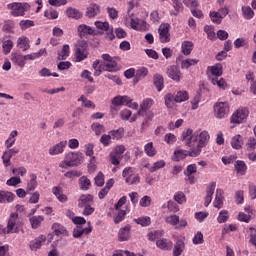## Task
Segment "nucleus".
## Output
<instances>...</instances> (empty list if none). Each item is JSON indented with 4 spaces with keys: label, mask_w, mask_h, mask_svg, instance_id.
I'll return each instance as SVG.
<instances>
[{
    "label": "nucleus",
    "mask_w": 256,
    "mask_h": 256,
    "mask_svg": "<svg viewBox=\"0 0 256 256\" xmlns=\"http://www.w3.org/2000/svg\"><path fill=\"white\" fill-rule=\"evenodd\" d=\"M181 137L185 145L192 148L189 151V157H199L203 147H207V143H209V139H211L209 132H193L192 129L184 130Z\"/></svg>",
    "instance_id": "1"
},
{
    "label": "nucleus",
    "mask_w": 256,
    "mask_h": 256,
    "mask_svg": "<svg viewBox=\"0 0 256 256\" xmlns=\"http://www.w3.org/2000/svg\"><path fill=\"white\" fill-rule=\"evenodd\" d=\"M83 163V153L81 152H68L65 154L64 160L59 163L61 169L67 167H79Z\"/></svg>",
    "instance_id": "2"
},
{
    "label": "nucleus",
    "mask_w": 256,
    "mask_h": 256,
    "mask_svg": "<svg viewBox=\"0 0 256 256\" xmlns=\"http://www.w3.org/2000/svg\"><path fill=\"white\" fill-rule=\"evenodd\" d=\"M6 8L12 17H25V13L31 9V6L28 3L12 2L7 4Z\"/></svg>",
    "instance_id": "3"
},
{
    "label": "nucleus",
    "mask_w": 256,
    "mask_h": 256,
    "mask_svg": "<svg viewBox=\"0 0 256 256\" xmlns=\"http://www.w3.org/2000/svg\"><path fill=\"white\" fill-rule=\"evenodd\" d=\"M165 223H167V225H171V227H174V229L177 230L185 229L189 225L186 218H180L177 214H170L166 216Z\"/></svg>",
    "instance_id": "4"
},
{
    "label": "nucleus",
    "mask_w": 256,
    "mask_h": 256,
    "mask_svg": "<svg viewBox=\"0 0 256 256\" xmlns=\"http://www.w3.org/2000/svg\"><path fill=\"white\" fill-rule=\"evenodd\" d=\"M21 225L22 224L21 220L19 219V214L13 212L9 216L5 233H7V235L19 233V231H21Z\"/></svg>",
    "instance_id": "5"
},
{
    "label": "nucleus",
    "mask_w": 256,
    "mask_h": 256,
    "mask_svg": "<svg viewBox=\"0 0 256 256\" xmlns=\"http://www.w3.org/2000/svg\"><path fill=\"white\" fill-rule=\"evenodd\" d=\"M86 41H80L76 44V49L74 53L76 63H81L89 57V49Z\"/></svg>",
    "instance_id": "6"
},
{
    "label": "nucleus",
    "mask_w": 256,
    "mask_h": 256,
    "mask_svg": "<svg viewBox=\"0 0 256 256\" xmlns=\"http://www.w3.org/2000/svg\"><path fill=\"white\" fill-rule=\"evenodd\" d=\"M112 105H115L116 107L126 106L130 109H139V104L137 102H133V99H131L129 96H116L112 99Z\"/></svg>",
    "instance_id": "7"
},
{
    "label": "nucleus",
    "mask_w": 256,
    "mask_h": 256,
    "mask_svg": "<svg viewBox=\"0 0 256 256\" xmlns=\"http://www.w3.org/2000/svg\"><path fill=\"white\" fill-rule=\"evenodd\" d=\"M247 117H249V110L247 108H239L232 114L230 123L241 125V123L247 121Z\"/></svg>",
    "instance_id": "8"
},
{
    "label": "nucleus",
    "mask_w": 256,
    "mask_h": 256,
    "mask_svg": "<svg viewBox=\"0 0 256 256\" xmlns=\"http://www.w3.org/2000/svg\"><path fill=\"white\" fill-rule=\"evenodd\" d=\"M126 148L124 145H117L109 154L110 163L112 165H119L121 159L123 158V153H125Z\"/></svg>",
    "instance_id": "9"
},
{
    "label": "nucleus",
    "mask_w": 256,
    "mask_h": 256,
    "mask_svg": "<svg viewBox=\"0 0 256 256\" xmlns=\"http://www.w3.org/2000/svg\"><path fill=\"white\" fill-rule=\"evenodd\" d=\"M122 177H124L125 182L128 185H135V183H139V174H137L133 167H126L122 172Z\"/></svg>",
    "instance_id": "10"
},
{
    "label": "nucleus",
    "mask_w": 256,
    "mask_h": 256,
    "mask_svg": "<svg viewBox=\"0 0 256 256\" xmlns=\"http://www.w3.org/2000/svg\"><path fill=\"white\" fill-rule=\"evenodd\" d=\"M229 115V103L216 102L214 104V117L216 119H225Z\"/></svg>",
    "instance_id": "11"
},
{
    "label": "nucleus",
    "mask_w": 256,
    "mask_h": 256,
    "mask_svg": "<svg viewBox=\"0 0 256 256\" xmlns=\"http://www.w3.org/2000/svg\"><path fill=\"white\" fill-rule=\"evenodd\" d=\"M94 25L98 33L103 34L107 33L109 39L113 40L115 36L113 35V27L109 26V22L95 21Z\"/></svg>",
    "instance_id": "12"
},
{
    "label": "nucleus",
    "mask_w": 256,
    "mask_h": 256,
    "mask_svg": "<svg viewBox=\"0 0 256 256\" xmlns=\"http://www.w3.org/2000/svg\"><path fill=\"white\" fill-rule=\"evenodd\" d=\"M169 24H161L158 29L159 39L161 43H169L171 41V34L169 33Z\"/></svg>",
    "instance_id": "13"
},
{
    "label": "nucleus",
    "mask_w": 256,
    "mask_h": 256,
    "mask_svg": "<svg viewBox=\"0 0 256 256\" xmlns=\"http://www.w3.org/2000/svg\"><path fill=\"white\" fill-rule=\"evenodd\" d=\"M130 27L134 31H147V22L143 19L131 18Z\"/></svg>",
    "instance_id": "14"
},
{
    "label": "nucleus",
    "mask_w": 256,
    "mask_h": 256,
    "mask_svg": "<svg viewBox=\"0 0 256 256\" xmlns=\"http://www.w3.org/2000/svg\"><path fill=\"white\" fill-rule=\"evenodd\" d=\"M65 147H67V141H61L54 146H51L48 150L49 155L55 156V155H61L65 152Z\"/></svg>",
    "instance_id": "15"
},
{
    "label": "nucleus",
    "mask_w": 256,
    "mask_h": 256,
    "mask_svg": "<svg viewBox=\"0 0 256 256\" xmlns=\"http://www.w3.org/2000/svg\"><path fill=\"white\" fill-rule=\"evenodd\" d=\"M167 75L172 81H176V83H179L181 81V70L175 65L169 66L167 68Z\"/></svg>",
    "instance_id": "16"
},
{
    "label": "nucleus",
    "mask_w": 256,
    "mask_h": 256,
    "mask_svg": "<svg viewBox=\"0 0 256 256\" xmlns=\"http://www.w3.org/2000/svg\"><path fill=\"white\" fill-rule=\"evenodd\" d=\"M215 187H217V184L215 182H211L207 187L206 197L204 201L205 207H209V205H211V202L213 201V195L215 193Z\"/></svg>",
    "instance_id": "17"
},
{
    "label": "nucleus",
    "mask_w": 256,
    "mask_h": 256,
    "mask_svg": "<svg viewBox=\"0 0 256 256\" xmlns=\"http://www.w3.org/2000/svg\"><path fill=\"white\" fill-rule=\"evenodd\" d=\"M207 71L209 79H211V77H221V75H223V65L217 63L213 66H209Z\"/></svg>",
    "instance_id": "18"
},
{
    "label": "nucleus",
    "mask_w": 256,
    "mask_h": 256,
    "mask_svg": "<svg viewBox=\"0 0 256 256\" xmlns=\"http://www.w3.org/2000/svg\"><path fill=\"white\" fill-rule=\"evenodd\" d=\"M155 105V101L151 98H145L141 104H140V109L137 112V115H143V113H147L149 109H151Z\"/></svg>",
    "instance_id": "19"
},
{
    "label": "nucleus",
    "mask_w": 256,
    "mask_h": 256,
    "mask_svg": "<svg viewBox=\"0 0 256 256\" xmlns=\"http://www.w3.org/2000/svg\"><path fill=\"white\" fill-rule=\"evenodd\" d=\"M91 231H93V227H91V222H88L87 228H83V226H76V228H74L73 230V237H75V239H79L81 235L83 234L89 235Z\"/></svg>",
    "instance_id": "20"
},
{
    "label": "nucleus",
    "mask_w": 256,
    "mask_h": 256,
    "mask_svg": "<svg viewBox=\"0 0 256 256\" xmlns=\"http://www.w3.org/2000/svg\"><path fill=\"white\" fill-rule=\"evenodd\" d=\"M156 247L162 251H169L173 249V242L167 238H161L156 241Z\"/></svg>",
    "instance_id": "21"
},
{
    "label": "nucleus",
    "mask_w": 256,
    "mask_h": 256,
    "mask_svg": "<svg viewBox=\"0 0 256 256\" xmlns=\"http://www.w3.org/2000/svg\"><path fill=\"white\" fill-rule=\"evenodd\" d=\"M93 203V195L91 194H82L78 198V207L80 209H83L84 207H87Z\"/></svg>",
    "instance_id": "22"
},
{
    "label": "nucleus",
    "mask_w": 256,
    "mask_h": 256,
    "mask_svg": "<svg viewBox=\"0 0 256 256\" xmlns=\"http://www.w3.org/2000/svg\"><path fill=\"white\" fill-rule=\"evenodd\" d=\"M47 241V237L45 235H40L38 238L32 240L29 244V248L31 251H37V249H41L43 243Z\"/></svg>",
    "instance_id": "23"
},
{
    "label": "nucleus",
    "mask_w": 256,
    "mask_h": 256,
    "mask_svg": "<svg viewBox=\"0 0 256 256\" xmlns=\"http://www.w3.org/2000/svg\"><path fill=\"white\" fill-rule=\"evenodd\" d=\"M17 137H19V131L12 130L8 136V138L5 140L4 145L6 149H11L13 145H15L17 141Z\"/></svg>",
    "instance_id": "24"
},
{
    "label": "nucleus",
    "mask_w": 256,
    "mask_h": 256,
    "mask_svg": "<svg viewBox=\"0 0 256 256\" xmlns=\"http://www.w3.org/2000/svg\"><path fill=\"white\" fill-rule=\"evenodd\" d=\"M131 238V226L127 225L125 227L120 228L118 232L119 241H129Z\"/></svg>",
    "instance_id": "25"
},
{
    "label": "nucleus",
    "mask_w": 256,
    "mask_h": 256,
    "mask_svg": "<svg viewBox=\"0 0 256 256\" xmlns=\"http://www.w3.org/2000/svg\"><path fill=\"white\" fill-rule=\"evenodd\" d=\"M78 35L79 37H87V35H94L95 29L93 27L81 24L78 26Z\"/></svg>",
    "instance_id": "26"
},
{
    "label": "nucleus",
    "mask_w": 256,
    "mask_h": 256,
    "mask_svg": "<svg viewBox=\"0 0 256 256\" xmlns=\"http://www.w3.org/2000/svg\"><path fill=\"white\" fill-rule=\"evenodd\" d=\"M137 115L139 114L132 115V112L129 109H124L120 112L122 121H129L130 123H135V121H137Z\"/></svg>",
    "instance_id": "27"
},
{
    "label": "nucleus",
    "mask_w": 256,
    "mask_h": 256,
    "mask_svg": "<svg viewBox=\"0 0 256 256\" xmlns=\"http://www.w3.org/2000/svg\"><path fill=\"white\" fill-rule=\"evenodd\" d=\"M30 43L31 41L27 38V36H20L17 39V47L22 51H29V49H31Z\"/></svg>",
    "instance_id": "28"
},
{
    "label": "nucleus",
    "mask_w": 256,
    "mask_h": 256,
    "mask_svg": "<svg viewBox=\"0 0 256 256\" xmlns=\"http://www.w3.org/2000/svg\"><path fill=\"white\" fill-rule=\"evenodd\" d=\"M99 13H101V7H99V5H97L95 3H92L89 5V7L86 10V17L91 19L93 17H97V15H99Z\"/></svg>",
    "instance_id": "29"
},
{
    "label": "nucleus",
    "mask_w": 256,
    "mask_h": 256,
    "mask_svg": "<svg viewBox=\"0 0 256 256\" xmlns=\"http://www.w3.org/2000/svg\"><path fill=\"white\" fill-rule=\"evenodd\" d=\"M15 194L9 191L0 190V203H13Z\"/></svg>",
    "instance_id": "30"
},
{
    "label": "nucleus",
    "mask_w": 256,
    "mask_h": 256,
    "mask_svg": "<svg viewBox=\"0 0 256 256\" xmlns=\"http://www.w3.org/2000/svg\"><path fill=\"white\" fill-rule=\"evenodd\" d=\"M66 15L69 19H81L83 17V12L79 9L69 7L66 9Z\"/></svg>",
    "instance_id": "31"
},
{
    "label": "nucleus",
    "mask_w": 256,
    "mask_h": 256,
    "mask_svg": "<svg viewBox=\"0 0 256 256\" xmlns=\"http://www.w3.org/2000/svg\"><path fill=\"white\" fill-rule=\"evenodd\" d=\"M71 55V48L68 44H64L60 51H58V59L59 61H65V59L69 58Z\"/></svg>",
    "instance_id": "32"
},
{
    "label": "nucleus",
    "mask_w": 256,
    "mask_h": 256,
    "mask_svg": "<svg viewBox=\"0 0 256 256\" xmlns=\"http://www.w3.org/2000/svg\"><path fill=\"white\" fill-rule=\"evenodd\" d=\"M223 199H225L223 196V191L221 189H217L215 200L213 202V205L216 209H221V207H223Z\"/></svg>",
    "instance_id": "33"
},
{
    "label": "nucleus",
    "mask_w": 256,
    "mask_h": 256,
    "mask_svg": "<svg viewBox=\"0 0 256 256\" xmlns=\"http://www.w3.org/2000/svg\"><path fill=\"white\" fill-rule=\"evenodd\" d=\"M243 136L237 134L231 139V147L232 149L239 150L243 147Z\"/></svg>",
    "instance_id": "34"
},
{
    "label": "nucleus",
    "mask_w": 256,
    "mask_h": 256,
    "mask_svg": "<svg viewBox=\"0 0 256 256\" xmlns=\"http://www.w3.org/2000/svg\"><path fill=\"white\" fill-rule=\"evenodd\" d=\"M93 69H94V76L95 77H99V75H101V73H103V71H106L105 70V64L104 62H101L99 60H95L93 62V65H92Z\"/></svg>",
    "instance_id": "35"
},
{
    "label": "nucleus",
    "mask_w": 256,
    "mask_h": 256,
    "mask_svg": "<svg viewBox=\"0 0 256 256\" xmlns=\"http://www.w3.org/2000/svg\"><path fill=\"white\" fill-rule=\"evenodd\" d=\"M234 168L238 175H245V173L247 172V164H245L243 160H237L234 163Z\"/></svg>",
    "instance_id": "36"
},
{
    "label": "nucleus",
    "mask_w": 256,
    "mask_h": 256,
    "mask_svg": "<svg viewBox=\"0 0 256 256\" xmlns=\"http://www.w3.org/2000/svg\"><path fill=\"white\" fill-rule=\"evenodd\" d=\"M45 218L41 215L30 217L29 221L32 229H39Z\"/></svg>",
    "instance_id": "37"
},
{
    "label": "nucleus",
    "mask_w": 256,
    "mask_h": 256,
    "mask_svg": "<svg viewBox=\"0 0 256 256\" xmlns=\"http://www.w3.org/2000/svg\"><path fill=\"white\" fill-rule=\"evenodd\" d=\"M52 193L55 195V197L60 201V203H66L67 201V195L63 194V190L61 187H53Z\"/></svg>",
    "instance_id": "38"
},
{
    "label": "nucleus",
    "mask_w": 256,
    "mask_h": 256,
    "mask_svg": "<svg viewBox=\"0 0 256 256\" xmlns=\"http://www.w3.org/2000/svg\"><path fill=\"white\" fill-rule=\"evenodd\" d=\"M12 61L16 65H18V67H25V65H26L25 61H27V60L25 58V55L15 53V54H12Z\"/></svg>",
    "instance_id": "39"
},
{
    "label": "nucleus",
    "mask_w": 256,
    "mask_h": 256,
    "mask_svg": "<svg viewBox=\"0 0 256 256\" xmlns=\"http://www.w3.org/2000/svg\"><path fill=\"white\" fill-rule=\"evenodd\" d=\"M189 155V152L186 150L178 149L174 151V154L172 156V161H183L187 156Z\"/></svg>",
    "instance_id": "40"
},
{
    "label": "nucleus",
    "mask_w": 256,
    "mask_h": 256,
    "mask_svg": "<svg viewBox=\"0 0 256 256\" xmlns=\"http://www.w3.org/2000/svg\"><path fill=\"white\" fill-rule=\"evenodd\" d=\"M149 74V70L145 67L138 68L134 77V83H139L141 79H145V76Z\"/></svg>",
    "instance_id": "41"
},
{
    "label": "nucleus",
    "mask_w": 256,
    "mask_h": 256,
    "mask_svg": "<svg viewBox=\"0 0 256 256\" xmlns=\"http://www.w3.org/2000/svg\"><path fill=\"white\" fill-rule=\"evenodd\" d=\"M144 153L147 157H155L157 155V148H155L153 142H148L144 145Z\"/></svg>",
    "instance_id": "42"
},
{
    "label": "nucleus",
    "mask_w": 256,
    "mask_h": 256,
    "mask_svg": "<svg viewBox=\"0 0 256 256\" xmlns=\"http://www.w3.org/2000/svg\"><path fill=\"white\" fill-rule=\"evenodd\" d=\"M210 81L213 85H217V87H219V89H227V81H225V79L223 78H219V77H210Z\"/></svg>",
    "instance_id": "43"
},
{
    "label": "nucleus",
    "mask_w": 256,
    "mask_h": 256,
    "mask_svg": "<svg viewBox=\"0 0 256 256\" xmlns=\"http://www.w3.org/2000/svg\"><path fill=\"white\" fill-rule=\"evenodd\" d=\"M172 3L174 9L170 11V15L177 17V15H179L183 9V3H181V0H172Z\"/></svg>",
    "instance_id": "44"
},
{
    "label": "nucleus",
    "mask_w": 256,
    "mask_h": 256,
    "mask_svg": "<svg viewBox=\"0 0 256 256\" xmlns=\"http://www.w3.org/2000/svg\"><path fill=\"white\" fill-rule=\"evenodd\" d=\"M37 175L36 174H30V180L27 183V191H35L37 189Z\"/></svg>",
    "instance_id": "45"
},
{
    "label": "nucleus",
    "mask_w": 256,
    "mask_h": 256,
    "mask_svg": "<svg viewBox=\"0 0 256 256\" xmlns=\"http://www.w3.org/2000/svg\"><path fill=\"white\" fill-rule=\"evenodd\" d=\"M193 42L191 41H184L182 42L181 49L183 55H191V51H193Z\"/></svg>",
    "instance_id": "46"
},
{
    "label": "nucleus",
    "mask_w": 256,
    "mask_h": 256,
    "mask_svg": "<svg viewBox=\"0 0 256 256\" xmlns=\"http://www.w3.org/2000/svg\"><path fill=\"white\" fill-rule=\"evenodd\" d=\"M154 85L157 89V91H163V87H165L164 85V80H163V76H161V74H155L154 75Z\"/></svg>",
    "instance_id": "47"
},
{
    "label": "nucleus",
    "mask_w": 256,
    "mask_h": 256,
    "mask_svg": "<svg viewBox=\"0 0 256 256\" xmlns=\"http://www.w3.org/2000/svg\"><path fill=\"white\" fill-rule=\"evenodd\" d=\"M165 165H167L165 160H157L149 168V171H150V173H155V172L159 171V169H164Z\"/></svg>",
    "instance_id": "48"
},
{
    "label": "nucleus",
    "mask_w": 256,
    "mask_h": 256,
    "mask_svg": "<svg viewBox=\"0 0 256 256\" xmlns=\"http://www.w3.org/2000/svg\"><path fill=\"white\" fill-rule=\"evenodd\" d=\"M137 225H141V227H149L151 225V217L149 216H141L139 218L134 219Z\"/></svg>",
    "instance_id": "49"
},
{
    "label": "nucleus",
    "mask_w": 256,
    "mask_h": 256,
    "mask_svg": "<svg viewBox=\"0 0 256 256\" xmlns=\"http://www.w3.org/2000/svg\"><path fill=\"white\" fill-rule=\"evenodd\" d=\"M13 158V156L11 155V153L9 152L8 149H6L3 154H2V163L4 165V167H10L11 166V159Z\"/></svg>",
    "instance_id": "50"
},
{
    "label": "nucleus",
    "mask_w": 256,
    "mask_h": 256,
    "mask_svg": "<svg viewBox=\"0 0 256 256\" xmlns=\"http://www.w3.org/2000/svg\"><path fill=\"white\" fill-rule=\"evenodd\" d=\"M79 185L82 191H87L91 187V180H89V178H87L86 176H82L79 179Z\"/></svg>",
    "instance_id": "51"
},
{
    "label": "nucleus",
    "mask_w": 256,
    "mask_h": 256,
    "mask_svg": "<svg viewBox=\"0 0 256 256\" xmlns=\"http://www.w3.org/2000/svg\"><path fill=\"white\" fill-rule=\"evenodd\" d=\"M189 99V93L187 91H178L175 95V102L176 103H183V101H187Z\"/></svg>",
    "instance_id": "52"
},
{
    "label": "nucleus",
    "mask_w": 256,
    "mask_h": 256,
    "mask_svg": "<svg viewBox=\"0 0 256 256\" xmlns=\"http://www.w3.org/2000/svg\"><path fill=\"white\" fill-rule=\"evenodd\" d=\"M13 41L12 40H3L2 41V49L4 55H9L11 53V49H13Z\"/></svg>",
    "instance_id": "53"
},
{
    "label": "nucleus",
    "mask_w": 256,
    "mask_h": 256,
    "mask_svg": "<svg viewBox=\"0 0 256 256\" xmlns=\"http://www.w3.org/2000/svg\"><path fill=\"white\" fill-rule=\"evenodd\" d=\"M165 105L168 109H173L175 107V97L173 94H166L164 96Z\"/></svg>",
    "instance_id": "54"
},
{
    "label": "nucleus",
    "mask_w": 256,
    "mask_h": 256,
    "mask_svg": "<svg viewBox=\"0 0 256 256\" xmlns=\"http://www.w3.org/2000/svg\"><path fill=\"white\" fill-rule=\"evenodd\" d=\"M109 133L112 139H116V141H119V139H123V135H125V130L123 128H118L117 130H111Z\"/></svg>",
    "instance_id": "55"
},
{
    "label": "nucleus",
    "mask_w": 256,
    "mask_h": 256,
    "mask_svg": "<svg viewBox=\"0 0 256 256\" xmlns=\"http://www.w3.org/2000/svg\"><path fill=\"white\" fill-rule=\"evenodd\" d=\"M183 249H185V243L183 241H177L173 249V256L181 255Z\"/></svg>",
    "instance_id": "56"
},
{
    "label": "nucleus",
    "mask_w": 256,
    "mask_h": 256,
    "mask_svg": "<svg viewBox=\"0 0 256 256\" xmlns=\"http://www.w3.org/2000/svg\"><path fill=\"white\" fill-rule=\"evenodd\" d=\"M52 229H53L55 235H57L58 237L60 235H65V233H67V230H65V227H63V225H61L59 223H54L52 225Z\"/></svg>",
    "instance_id": "57"
},
{
    "label": "nucleus",
    "mask_w": 256,
    "mask_h": 256,
    "mask_svg": "<svg viewBox=\"0 0 256 256\" xmlns=\"http://www.w3.org/2000/svg\"><path fill=\"white\" fill-rule=\"evenodd\" d=\"M197 63H199V60L188 58L182 61L181 67L182 69H189V67L197 65Z\"/></svg>",
    "instance_id": "58"
},
{
    "label": "nucleus",
    "mask_w": 256,
    "mask_h": 256,
    "mask_svg": "<svg viewBox=\"0 0 256 256\" xmlns=\"http://www.w3.org/2000/svg\"><path fill=\"white\" fill-rule=\"evenodd\" d=\"M242 13H243L244 19H247V20L253 19V17L255 16V12H253L251 7H249V6H243Z\"/></svg>",
    "instance_id": "59"
},
{
    "label": "nucleus",
    "mask_w": 256,
    "mask_h": 256,
    "mask_svg": "<svg viewBox=\"0 0 256 256\" xmlns=\"http://www.w3.org/2000/svg\"><path fill=\"white\" fill-rule=\"evenodd\" d=\"M174 201L179 205H183V203H187V197L183 192H176L173 197Z\"/></svg>",
    "instance_id": "60"
},
{
    "label": "nucleus",
    "mask_w": 256,
    "mask_h": 256,
    "mask_svg": "<svg viewBox=\"0 0 256 256\" xmlns=\"http://www.w3.org/2000/svg\"><path fill=\"white\" fill-rule=\"evenodd\" d=\"M44 17L50 20L57 19L59 17V12H57V10H53V8H50L45 10Z\"/></svg>",
    "instance_id": "61"
},
{
    "label": "nucleus",
    "mask_w": 256,
    "mask_h": 256,
    "mask_svg": "<svg viewBox=\"0 0 256 256\" xmlns=\"http://www.w3.org/2000/svg\"><path fill=\"white\" fill-rule=\"evenodd\" d=\"M217 221L218 223H227V221H229V211L227 210L220 211L217 217Z\"/></svg>",
    "instance_id": "62"
},
{
    "label": "nucleus",
    "mask_w": 256,
    "mask_h": 256,
    "mask_svg": "<svg viewBox=\"0 0 256 256\" xmlns=\"http://www.w3.org/2000/svg\"><path fill=\"white\" fill-rule=\"evenodd\" d=\"M105 71H117V61L112 59V61L104 62Z\"/></svg>",
    "instance_id": "63"
},
{
    "label": "nucleus",
    "mask_w": 256,
    "mask_h": 256,
    "mask_svg": "<svg viewBox=\"0 0 256 256\" xmlns=\"http://www.w3.org/2000/svg\"><path fill=\"white\" fill-rule=\"evenodd\" d=\"M247 151H255L256 149V137H250L246 143Z\"/></svg>",
    "instance_id": "64"
}]
</instances>
